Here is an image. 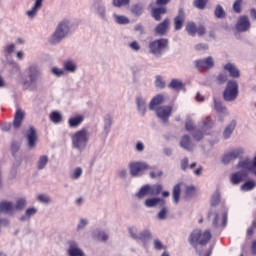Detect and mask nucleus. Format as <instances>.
Segmentation results:
<instances>
[{"label":"nucleus","mask_w":256,"mask_h":256,"mask_svg":"<svg viewBox=\"0 0 256 256\" xmlns=\"http://www.w3.org/2000/svg\"><path fill=\"white\" fill-rule=\"evenodd\" d=\"M26 77L27 79L22 81V85L25 87V89L35 87V85H37V83L41 82V79H43L41 67H39L37 64H31L26 69Z\"/></svg>","instance_id":"nucleus-1"},{"label":"nucleus","mask_w":256,"mask_h":256,"mask_svg":"<svg viewBox=\"0 0 256 256\" xmlns=\"http://www.w3.org/2000/svg\"><path fill=\"white\" fill-rule=\"evenodd\" d=\"M72 147L83 153L89 145V131L87 128H82L71 135Z\"/></svg>","instance_id":"nucleus-2"},{"label":"nucleus","mask_w":256,"mask_h":256,"mask_svg":"<svg viewBox=\"0 0 256 256\" xmlns=\"http://www.w3.org/2000/svg\"><path fill=\"white\" fill-rule=\"evenodd\" d=\"M71 31V25L69 20H62L53 32L50 43L51 45H59L63 39L67 38Z\"/></svg>","instance_id":"nucleus-3"},{"label":"nucleus","mask_w":256,"mask_h":256,"mask_svg":"<svg viewBox=\"0 0 256 256\" xmlns=\"http://www.w3.org/2000/svg\"><path fill=\"white\" fill-rule=\"evenodd\" d=\"M211 241V231L206 230L204 233L199 230H193L188 238V243L197 251L199 245H207Z\"/></svg>","instance_id":"nucleus-4"},{"label":"nucleus","mask_w":256,"mask_h":256,"mask_svg":"<svg viewBox=\"0 0 256 256\" xmlns=\"http://www.w3.org/2000/svg\"><path fill=\"white\" fill-rule=\"evenodd\" d=\"M150 55L157 59H161L165 52L169 49V40L167 38L156 39L148 45Z\"/></svg>","instance_id":"nucleus-5"},{"label":"nucleus","mask_w":256,"mask_h":256,"mask_svg":"<svg viewBox=\"0 0 256 256\" xmlns=\"http://www.w3.org/2000/svg\"><path fill=\"white\" fill-rule=\"evenodd\" d=\"M239 96V84L235 80H229L223 91L224 101L233 102Z\"/></svg>","instance_id":"nucleus-6"},{"label":"nucleus","mask_w":256,"mask_h":256,"mask_svg":"<svg viewBox=\"0 0 256 256\" xmlns=\"http://www.w3.org/2000/svg\"><path fill=\"white\" fill-rule=\"evenodd\" d=\"M128 167L130 169L131 177H139V173H143V171H147L149 169H155V166L151 167L147 162L143 161L130 162Z\"/></svg>","instance_id":"nucleus-7"},{"label":"nucleus","mask_w":256,"mask_h":256,"mask_svg":"<svg viewBox=\"0 0 256 256\" xmlns=\"http://www.w3.org/2000/svg\"><path fill=\"white\" fill-rule=\"evenodd\" d=\"M90 11H92V13H94L98 19H101V21H109V18L107 17V6L105 5V2H92Z\"/></svg>","instance_id":"nucleus-8"},{"label":"nucleus","mask_w":256,"mask_h":256,"mask_svg":"<svg viewBox=\"0 0 256 256\" xmlns=\"http://www.w3.org/2000/svg\"><path fill=\"white\" fill-rule=\"evenodd\" d=\"M193 65L197 71H210L215 67V60L211 56H208L204 59L194 60Z\"/></svg>","instance_id":"nucleus-9"},{"label":"nucleus","mask_w":256,"mask_h":256,"mask_svg":"<svg viewBox=\"0 0 256 256\" xmlns=\"http://www.w3.org/2000/svg\"><path fill=\"white\" fill-rule=\"evenodd\" d=\"M236 167L237 169H242V171H247V173L250 172L254 177H256V156L252 161L248 158L240 160Z\"/></svg>","instance_id":"nucleus-10"},{"label":"nucleus","mask_w":256,"mask_h":256,"mask_svg":"<svg viewBox=\"0 0 256 256\" xmlns=\"http://www.w3.org/2000/svg\"><path fill=\"white\" fill-rule=\"evenodd\" d=\"M173 112V107L171 106H160L156 109V115L158 119H161L163 123H169V117Z\"/></svg>","instance_id":"nucleus-11"},{"label":"nucleus","mask_w":256,"mask_h":256,"mask_svg":"<svg viewBox=\"0 0 256 256\" xmlns=\"http://www.w3.org/2000/svg\"><path fill=\"white\" fill-rule=\"evenodd\" d=\"M235 27L238 33H245V31H249V29H251V22H249V18L247 16L243 15L238 18Z\"/></svg>","instance_id":"nucleus-12"},{"label":"nucleus","mask_w":256,"mask_h":256,"mask_svg":"<svg viewBox=\"0 0 256 256\" xmlns=\"http://www.w3.org/2000/svg\"><path fill=\"white\" fill-rule=\"evenodd\" d=\"M26 139L29 149H33L37 145V130L35 127H29V130L26 132Z\"/></svg>","instance_id":"nucleus-13"},{"label":"nucleus","mask_w":256,"mask_h":256,"mask_svg":"<svg viewBox=\"0 0 256 256\" xmlns=\"http://www.w3.org/2000/svg\"><path fill=\"white\" fill-rule=\"evenodd\" d=\"M170 25H171V20L169 18H165L161 23H159L155 27L154 32L156 33V35L163 37V35H166L167 31H169Z\"/></svg>","instance_id":"nucleus-14"},{"label":"nucleus","mask_w":256,"mask_h":256,"mask_svg":"<svg viewBox=\"0 0 256 256\" xmlns=\"http://www.w3.org/2000/svg\"><path fill=\"white\" fill-rule=\"evenodd\" d=\"M183 23H185V10L179 8L178 15L174 18V30L181 31L183 29Z\"/></svg>","instance_id":"nucleus-15"},{"label":"nucleus","mask_w":256,"mask_h":256,"mask_svg":"<svg viewBox=\"0 0 256 256\" xmlns=\"http://www.w3.org/2000/svg\"><path fill=\"white\" fill-rule=\"evenodd\" d=\"M67 252L69 256H85V252L79 248V244L75 241L69 242V248Z\"/></svg>","instance_id":"nucleus-16"},{"label":"nucleus","mask_w":256,"mask_h":256,"mask_svg":"<svg viewBox=\"0 0 256 256\" xmlns=\"http://www.w3.org/2000/svg\"><path fill=\"white\" fill-rule=\"evenodd\" d=\"M136 107H137L138 113L142 117H145V115L147 114V100H145L143 96L136 97Z\"/></svg>","instance_id":"nucleus-17"},{"label":"nucleus","mask_w":256,"mask_h":256,"mask_svg":"<svg viewBox=\"0 0 256 256\" xmlns=\"http://www.w3.org/2000/svg\"><path fill=\"white\" fill-rule=\"evenodd\" d=\"M236 127H237L236 120H232L228 125H226V127L222 132V137L225 141H227V139H231V135H233Z\"/></svg>","instance_id":"nucleus-18"},{"label":"nucleus","mask_w":256,"mask_h":256,"mask_svg":"<svg viewBox=\"0 0 256 256\" xmlns=\"http://www.w3.org/2000/svg\"><path fill=\"white\" fill-rule=\"evenodd\" d=\"M246 177H249V173L247 170H240L236 173L232 174L231 176V183L232 185H239L243 179H246Z\"/></svg>","instance_id":"nucleus-19"},{"label":"nucleus","mask_w":256,"mask_h":256,"mask_svg":"<svg viewBox=\"0 0 256 256\" xmlns=\"http://www.w3.org/2000/svg\"><path fill=\"white\" fill-rule=\"evenodd\" d=\"M92 239L94 241H99L100 243H105L109 241V235L101 229H95L92 232Z\"/></svg>","instance_id":"nucleus-20"},{"label":"nucleus","mask_w":256,"mask_h":256,"mask_svg":"<svg viewBox=\"0 0 256 256\" xmlns=\"http://www.w3.org/2000/svg\"><path fill=\"white\" fill-rule=\"evenodd\" d=\"M144 205L148 208L157 207V205H160V207H164L165 199L159 197L148 198L145 200Z\"/></svg>","instance_id":"nucleus-21"},{"label":"nucleus","mask_w":256,"mask_h":256,"mask_svg":"<svg viewBox=\"0 0 256 256\" xmlns=\"http://www.w3.org/2000/svg\"><path fill=\"white\" fill-rule=\"evenodd\" d=\"M179 145L182 149H184V151H188L189 153L195 149V147L191 144V137H189L187 134L182 136Z\"/></svg>","instance_id":"nucleus-22"},{"label":"nucleus","mask_w":256,"mask_h":256,"mask_svg":"<svg viewBox=\"0 0 256 256\" xmlns=\"http://www.w3.org/2000/svg\"><path fill=\"white\" fill-rule=\"evenodd\" d=\"M224 70L228 71L230 77H232L233 79H239V77H241V72L239 71V69H237L236 66H234L233 63H227L226 65H224Z\"/></svg>","instance_id":"nucleus-23"},{"label":"nucleus","mask_w":256,"mask_h":256,"mask_svg":"<svg viewBox=\"0 0 256 256\" xmlns=\"http://www.w3.org/2000/svg\"><path fill=\"white\" fill-rule=\"evenodd\" d=\"M23 119H25V113L22 112L21 109H17L14 115L12 127H14V129H19L23 123Z\"/></svg>","instance_id":"nucleus-24"},{"label":"nucleus","mask_w":256,"mask_h":256,"mask_svg":"<svg viewBox=\"0 0 256 256\" xmlns=\"http://www.w3.org/2000/svg\"><path fill=\"white\" fill-rule=\"evenodd\" d=\"M45 0H36L34 3V6L31 8V10L27 11L26 14L30 19H33L37 16V13L39 12V9L43 7V2Z\"/></svg>","instance_id":"nucleus-25"},{"label":"nucleus","mask_w":256,"mask_h":256,"mask_svg":"<svg viewBox=\"0 0 256 256\" xmlns=\"http://www.w3.org/2000/svg\"><path fill=\"white\" fill-rule=\"evenodd\" d=\"M163 103H165V96H163L162 94L156 95L149 103L150 111H155V107L163 105Z\"/></svg>","instance_id":"nucleus-26"},{"label":"nucleus","mask_w":256,"mask_h":256,"mask_svg":"<svg viewBox=\"0 0 256 256\" xmlns=\"http://www.w3.org/2000/svg\"><path fill=\"white\" fill-rule=\"evenodd\" d=\"M0 213H4V215H13L14 210H13V202L11 201H2L0 202Z\"/></svg>","instance_id":"nucleus-27"},{"label":"nucleus","mask_w":256,"mask_h":256,"mask_svg":"<svg viewBox=\"0 0 256 256\" xmlns=\"http://www.w3.org/2000/svg\"><path fill=\"white\" fill-rule=\"evenodd\" d=\"M35 215H37V208L35 207L27 208L25 211V214L19 218V221H21V223H25L26 221H31V217H35Z\"/></svg>","instance_id":"nucleus-28"},{"label":"nucleus","mask_w":256,"mask_h":256,"mask_svg":"<svg viewBox=\"0 0 256 256\" xmlns=\"http://www.w3.org/2000/svg\"><path fill=\"white\" fill-rule=\"evenodd\" d=\"M104 126H103V131L105 133V137L109 136V133H111V127H113V118L111 115L107 114L104 116Z\"/></svg>","instance_id":"nucleus-29"},{"label":"nucleus","mask_w":256,"mask_h":256,"mask_svg":"<svg viewBox=\"0 0 256 256\" xmlns=\"http://www.w3.org/2000/svg\"><path fill=\"white\" fill-rule=\"evenodd\" d=\"M112 17L116 25H129V23H131V20L129 19V17L125 15H119L117 13H114Z\"/></svg>","instance_id":"nucleus-30"},{"label":"nucleus","mask_w":256,"mask_h":256,"mask_svg":"<svg viewBox=\"0 0 256 256\" xmlns=\"http://www.w3.org/2000/svg\"><path fill=\"white\" fill-rule=\"evenodd\" d=\"M168 89H172L173 91H183V89H185V84L179 79H172L168 84Z\"/></svg>","instance_id":"nucleus-31"},{"label":"nucleus","mask_w":256,"mask_h":256,"mask_svg":"<svg viewBox=\"0 0 256 256\" xmlns=\"http://www.w3.org/2000/svg\"><path fill=\"white\" fill-rule=\"evenodd\" d=\"M83 119L84 118L81 115L69 118L68 125L70 129H77V127L83 123Z\"/></svg>","instance_id":"nucleus-32"},{"label":"nucleus","mask_w":256,"mask_h":256,"mask_svg":"<svg viewBox=\"0 0 256 256\" xmlns=\"http://www.w3.org/2000/svg\"><path fill=\"white\" fill-rule=\"evenodd\" d=\"M185 31L190 37H195V35H197V24L193 21H188L185 26Z\"/></svg>","instance_id":"nucleus-33"},{"label":"nucleus","mask_w":256,"mask_h":256,"mask_svg":"<svg viewBox=\"0 0 256 256\" xmlns=\"http://www.w3.org/2000/svg\"><path fill=\"white\" fill-rule=\"evenodd\" d=\"M165 13H167V8L165 7L154 8L152 10V17L155 19V21H161V16L165 15Z\"/></svg>","instance_id":"nucleus-34"},{"label":"nucleus","mask_w":256,"mask_h":256,"mask_svg":"<svg viewBox=\"0 0 256 256\" xmlns=\"http://www.w3.org/2000/svg\"><path fill=\"white\" fill-rule=\"evenodd\" d=\"M214 103V110H216L217 113H225L227 111V107L223 105V102L220 99L213 98Z\"/></svg>","instance_id":"nucleus-35"},{"label":"nucleus","mask_w":256,"mask_h":256,"mask_svg":"<svg viewBox=\"0 0 256 256\" xmlns=\"http://www.w3.org/2000/svg\"><path fill=\"white\" fill-rule=\"evenodd\" d=\"M163 191V185L161 184H155V185H149V193L152 197H157V195H160Z\"/></svg>","instance_id":"nucleus-36"},{"label":"nucleus","mask_w":256,"mask_h":256,"mask_svg":"<svg viewBox=\"0 0 256 256\" xmlns=\"http://www.w3.org/2000/svg\"><path fill=\"white\" fill-rule=\"evenodd\" d=\"M27 207V199L25 198H19L16 200L15 205H13V211H23Z\"/></svg>","instance_id":"nucleus-37"},{"label":"nucleus","mask_w":256,"mask_h":256,"mask_svg":"<svg viewBox=\"0 0 256 256\" xmlns=\"http://www.w3.org/2000/svg\"><path fill=\"white\" fill-rule=\"evenodd\" d=\"M49 163V157L47 155L40 156L37 162L38 171H43L47 164Z\"/></svg>","instance_id":"nucleus-38"},{"label":"nucleus","mask_w":256,"mask_h":256,"mask_svg":"<svg viewBox=\"0 0 256 256\" xmlns=\"http://www.w3.org/2000/svg\"><path fill=\"white\" fill-rule=\"evenodd\" d=\"M130 12L135 17H141L143 15V4H134L130 8Z\"/></svg>","instance_id":"nucleus-39"},{"label":"nucleus","mask_w":256,"mask_h":256,"mask_svg":"<svg viewBox=\"0 0 256 256\" xmlns=\"http://www.w3.org/2000/svg\"><path fill=\"white\" fill-rule=\"evenodd\" d=\"M147 195H150L149 184L142 186L139 189V191L135 194V197H137V199H143L144 197H147Z\"/></svg>","instance_id":"nucleus-40"},{"label":"nucleus","mask_w":256,"mask_h":256,"mask_svg":"<svg viewBox=\"0 0 256 256\" xmlns=\"http://www.w3.org/2000/svg\"><path fill=\"white\" fill-rule=\"evenodd\" d=\"M64 71H67L68 73H75V71H77V64H75L73 60L64 62Z\"/></svg>","instance_id":"nucleus-41"},{"label":"nucleus","mask_w":256,"mask_h":256,"mask_svg":"<svg viewBox=\"0 0 256 256\" xmlns=\"http://www.w3.org/2000/svg\"><path fill=\"white\" fill-rule=\"evenodd\" d=\"M173 199H174V203L177 205V203H179V199H181V184H176L173 187Z\"/></svg>","instance_id":"nucleus-42"},{"label":"nucleus","mask_w":256,"mask_h":256,"mask_svg":"<svg viewBox=\"0 0 256 256\" xmlns=\"http://www.w3.org/2000/svg\"><path fill=\"white\" fill-rule=\"evenodd\" d=\"M221 203V192L216 190L210 199L211 207H217V205Z\"/></svg>","instance_id":"nucleus-43"},{"label":"nucleus","mask_w":256,"mask_h":256,"mask_svg":"<svg viewBox=\"0 0 256 256\" xmlns=\"http://www.w3.org/2000/svg\"><path fill=\"white\" fill-rule=\"evenodd\" d=\"M214 15L216 19H225L227 17V13L225 12V9H223V6L217 5L214 10Z\"/></svg>","instance_id":"nucleus-44"},{"label":"nucleus","mask_w":256,"mask_h":256,"mask_svg":"<svg viewBox=\"0 0 256 256\" xmlns=\"http://www.w3.org/2000/svg\"><path fill=\"white\" fill-rule=\"evenodd\" d=\"M256 183L254 180H248L240 186L241 191H253L255 189Z\"/></svg>","instance_id":"nucleus-45"},{"label":"nucleus","mask_w":256,"mask_h":256,"mask_svg":"<svg viewBox=\"0 0 256 256\" xmlns=\"http://www.w3.org/2000/svg\"><path fill=\"white\" fill-rule=\"evenodd\" d=\"M245 153V150L243 148H235L232 151H230V155H232V159H242L243 154Z\"/></svg>","instance_id":"nucleus-46"},{"label":"nucleus","mask_w":256,"mask_h":256,"mask_svg":"<svg viewBox=\"0 0 256 256\" xmlns=\"http://www.w3.org/2000/svg\"><path fill=\"white\" fill-rule=\"evenodd\" d=\"M153 235L151 234V231L149 230H143L138 234V241H149Z\"/></svg>","instance_id":"nucleus-47"},{"label":"nucleus","mask_w":256,"mask_h":256,"mask_svg":"<svg viewBox=\"0 0 256 256\" xmlns=\"http://www.w3.org/2000/svg\"><path fill=\"white\" fill-rule=\"evenodd\" d=\"M227 79H229L227 73L221 72L216 77V83L217 85H225V83H227Z\"/></svg>","instance_id":"nucleus-48"},{"label":"nucleus","mask_w":256,"mask_h":256,"mask_svg":"<svg viewBox=\"0 0 256 256\" xmlns=\"http://www.w3.org/2000/svg\"><path fill=\"white\" fill-rule=\"evenodd\" d=\"M160 207L161 210L158 212L157 218L159 219V221H165V219H167V213H169V210L167 209V204Z\"/></svg>","instance_id":"nucleus-49"},{"label":"nucleus","mask_w":256,"mask_h":256,"mask_svg":"<svg viewBox=\"0 0 256 256\" xmlns=\"http://www.w3.org/2000/svg\"><path fill=\"white\" fill-rule=\"evenodd\" d=\"M37 201H39V203H42L43 205H51L52 203L51 197H49V195L46 194L38 195Z\"/></svg>","instance_id":"nucleus-50"},{"label":"nucleus","mask_w":256,"mask_h":256,"mask_svg":"<svg viewBox=\"0 0 256 256\" xmlns=\"http://www.w3.org/2000/svg\"><path fill=\"white\" fill-rule=\"evenodd\" d=\"M50 120L52 121V123H61V121L63 120V116L57 112V111H54L50 114Z\"/></svg>","instance_id":"nucleus-51"},{"label":"nucleus","mask_w":256,"mask_h":256,"mask_svg":"<svg viewBox=\"0 0 256 256\" xmlns=\"http://www.w3.org/2000/svg\"><path fill=\"white\" fill-rule=\"evenodd\" d=\"M81 175H83V168L77 167L70 175V179L74 181L77 179H81Z\"/></svg>","instance_id":"nucleus-52"},{"label":"nucleus","mask_w":256,"mask_h":256,"mask_svg":"<svg viewBox=\"0 0 256 256\" xmlns=\"http://www.w3.org/2000/svg\"><path fill=\"white\" fill-rule=\"evenodd\" d=\"M131 3V0H112L113 7H127Z\"/></svg>","instance_id":"nucleus-53"},{"label":"nucleus","mask_w":256,"mask_h":256,"mask_svg":"<svg viewBox=\"0 0 256 256\" xmlns=\"http://www.w3.org/2000/svg\"><path fill=\"white\" fill-rule=\"evenodd\" d=\"M154 85L155 87H157V89H165L167 84L165 83V80H163L161 76H156Z\"/></svg>","instance_id":"nucleus-54"},{"label":"nucleus","mask_w":256,"mask_h":256,"mask_svg":"<svg viewBox=\"0 0 256 256\" xmlns=\"http://www.w3.org/2000/svg\"><path fill=\"white\" fill-rule=\"evenodd\" d=\"M19 149H21V146L17 142H13L11 144V153L12 157L17 159V153H19Z\"/></svg>","instance_id":"nucleus-55"},{"label":"nucleus","mask_w":256,"mask_h":256,"mask_svg":"<svg viewBox=\"0 0 256 256\" xmlns=\"http://www.w3.org/2000/svg\"><path fill=\"white\" fill-rule=\"evenodd\" d=\"M195 195V186H187L185 190V198L191 199Z\"/></svg>","instance_id":"nucleus-56"},{"label":"nucleus","mask_w":256,"mask_h":256,"mask_svg":"<svg viewBox=\"0 0 256 256\" xmlns=\"http://www.w3.org/2000/svg\"><path fill=\"white\" fill-rule=\"evenodd\" d=\"M209 0H195L194 1V7H196L197 9H205V7L207 6V2Z\"/></svg>","instance_id":"nucleus-57"},{"label":"nucleus","mask_w":256,"mask_h":256,"mask_svg":"<svg viewBox=\"0 0 256 256\" xmlns=\"http://www.w3.org/2000/svg\"><path fill=\"white\" fill-rule=\"evenodd\" d=\"M130 236L132 237V239H134L135 241H138L139 239V231L137 230V227H130L128 229Z\"/></svg>","instance_id":"nucleus-58"},{"label":"nucleus","mask_w":256,"mask_h":256,"mask_svg":"<svg viewBox=\"0 0 256 256\" xmlns=\"http://www.w3.org/2000/svg\"><path fill=\"white\" fill-rule=\"evenodd\" d=\"M154 249L156 251H163V249H167V247H165V245H163V242H161V240L156 239V240H154Z\"/></svg>","instance_id":"nucleus-59"},{"label":"nucleus","mask_w":256,"mask_h":256,"mask_svg":"<svg viewBox=\"0 0 256 256\" xmlns=\"http://www.w3.org/2000/svg\"><path fill=\"white\" fill-rule=\"evenodd\" d=\"M241 3H243V0H235L234 4H233V11L234 13H241L242 9H241Z\"/></svg>","instance_id":"nucleus-60"},{"label":"nucleus","mask_w":256,"mask_h":256,"mask_svg":"<svg viewBox=\"0 0 256 256\" xmlns=\"http://www.w3.org/2000/svg\"><path fill=\"white\" fill-rule=\"evenodd\" d=\"M13 51H15V44L7 45L4 49L5 57H9V55H11V53H13Z\"/></svg>","instance_id":"nucleus-61"},{"label":"nucleus","mask_w":256,"mask_h":256,"mask_svg":"<svg viewBox=\"0 0 256 256\" xmlns=\"http://www.w3.org/2000/svg\"><path fill=\"white\" fill-rule=\"evenodd\" d=\"M227 207H222V227H227Z\"/></svg>","instance_id":"nucleus-62"},{"label":"nucleus","mask_w":256,"mask_h":256,"mask_svg":"<svg viewBox=\"0 0 256 256\" xmlns=\"http://www.w3.org/2000/svg\"><path fill=\"white\" fill-rule=\"evenodd\" d=\"M192 137L195 141H201V139H203V132L201 130H194L192 132Z\"/></svg>","instance_id":"nucleus-63"},{"label":"nucleus","mask_w":256,"mask_h":256,"mask_svg":"<svg viewBox=\"0 0 256 256\" xmlns=\"http://www.w3.org/2000/svg\"><path fill=\"white\" fill-rule=\"evenodd\" d=\"M211 127H213V122H211V120L209 118H207L203 122L201 129H202V131H207V130L211 129Z\"/></svg>","instance_id":"nucleus-64"}]
</instances>
